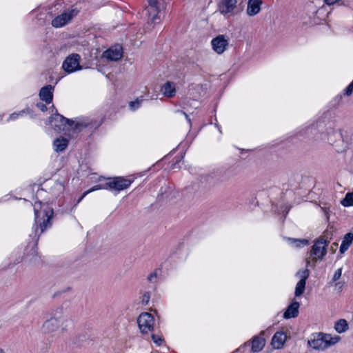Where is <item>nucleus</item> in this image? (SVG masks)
I'll return each instance as SVG.
<instances>
[{
    "label": "nucleus",
    "instance_id": "nucleus-1",
    "mask_svg": "<svg viewBox=\"0 0 353 353\" xmlns=\"http://www.w3.org/2000/svg\"><path fill=\"white\" fill-rule=\"evenodd\" d=\"M71 321L63 308H57L52 312L50 317L43 322L41 330L45 334L53 333L59 330L64 333L68 330Z\"/></svg>",
    "mask_w": 353,
    "mask_h": 353
},
{
    "label": "nucleus",
    "instance_id": "nucleus-2",
    "mask_svg": "<svg viewBox=\"0 0 353 353\" xmlns=\"http://www.w3.org/2000/svg\"><path fill=\"white\" fill-rule=\"evenodd\" d=\"M341 340L338 335L332 336L330 334L319 332L313 334L311 339L308 340V345L315 350L323 351L327 348L336 344Z\"/></svg>",
    "mask_w": 353,
    "mask_h": 353
},
{
    "label": "nucleus",
    "instance_id": "nucleus-3",
    "mask_svg": "<svg viewBox=\"0 0 353 353\" xmlns=\"http://www.w3.org/2000/svg\"><path fill=\"white\" fill-rule=\"evenodd\" d=\"M331 238L328 237V232H326L323 236L315 242L310 252V256L306 259L307 266L311 263L314 264L318 259H322L327 253V246Z\"/></svg>",
    "mask_w": 353,
    "mask_h": 353
},
{
    "label": "nucleus",
    "instance_id": "nucleus-4",
    "mask_svg": "<svg viewBox=\"0 0 353 353\" xmlns=\"http://www.w3.org/2000/svg\"><path fill=\"white\" fill-rule=\"evenodd\" d=\"M132 183V181L130 179H125L123 177H114L111 179L108 182L105 184L104 187H102L100 185H95L92 187L91 189L85 191L83 195L80 197L78 201V203L80 202L88 193L102 188H109L111 190H115L117 191H121L125 189H127Z\"/></svg>",
    "mask_w": 353,
    "mask_h": 353
},
{
    "label": "nucleus",
    "instance_id": "nucleus-5",
    "mask_svg": "<svg viewBox=\"0 0 353 353\" xmlns=\"http://www.w3.org/2000/svg\"><path fill=\"white\" fill-rule=\"evenodd\" d=\"M37 205L41 207V203L39 202L34 204L35 222L37 224H39L41 233H42L48 226H50V219L53 212L50 209L39 210Z\"/></svg>",
    "mask_w": 353,
    "mask_h": 353
},
{
    "label": "nucleus",
    "instance_id": "nucleus-6",
    "mask_svg": "<svg viewBox=\"0 0 353 353\" xmlns=\"http://www.w3.org/2000/svg\"><path fill=\"white\" fill-rule=\"evenodd\" d=\"M218 10L223 15L231 17L239 14L243 8L237 0H220Z\"/></svg>",
    "mask_w": 353,
    "mask_h": 353
},
{
    "label": "nucleus",
    "instance_id": "nucleus-7",
    "mask_svg": "<svg viewBox=\"0 0 353 353\" xmlns=\"http://www.w3.org/2000/svg\"><path fill=\"white\" fill-rule=\"evenodd\" d=\"M79 10L72 8L65 10L61 14L58 15L52 21V26L54 28H61L69 23L74 17L77 16Z\"/></svg>",
    "mask_w": 353,
    "mask_h": 353
},
{
    "label": "nucleus",
    "instance_id": "nucleus-8",
    "mask_svg": "<svg viewBox=\"0 0 353 353\" xmlns=\"http://www.w3.org/2000/svg\"><path fill=\"white\" fill-rule=\"evenodd\" d=\"M213 50L219 54H223L229 45V37L225 34H219L211 41Z\"/></svg>",
    "mask_w": 353,
    "mask_h": 353
},
{
    "label": "nucleus",
    "instance_id": "nucleus-9",
    "mask_svg": "<svg viewBox=\"0 0 353 353\" xmlns=\"http://www.w3.org/2000/svg\"><path fill=\"white\" fill-rule=\"evenodd\" d=\"M148 12L152 23H156L159 19V13L163 8V0H148Z\"/></svg>",
    "mask_w": 353,
    "mask_h": 353
},
{
    "label": "nucleus",
    "instance_id": "nucleus-10",
    "mask_svg": "<svg viewBox=\"0 0 353 353\" xmlns=\"http://www.w3.org/2000/svg\"><path fill=\"white\" fill-rule=\"evenodd\" d=\"M137 323L143 333H148L151 331L154 325V318L152 314L148 312L142 313L139 315Z\"/></svg>",
    "mask_w": 353,
    "mask_h": 353
},
{
    "label": "nucleus",
    "instance_id": "nucleus-11",
    "mask_svg": "<svg viewBox=\"0 0 353 353\" xmlns=\"http://www.w3.org/2000/svg\"><path fill=\"white\" fill-rule=\"evenodd\" d=\"M80 55L78 54H72L68 57L63 63V68L68 72H73L76 70H81L79 65Z\"/></svg>",
    "mask_w": 353,
    "mask_h": 353
},
{
    "label": "nucleus",
    "instance_id": "nucleus-12",
    "mask_svg": "<svg viewBox=\"0 0 353 353\" xmlns=\"http://www.w3.org/2000/svg\"><path fill=\"white\" fill-rule=\"evenodd\" d=\"M123 56L122 48L120 46H114L105 51L103 57L108 61H117L121 59Z\"/></svg>",
    "mask_w": 353,
    "mask_h": 353
},
{
    "label": "nucleus",
    "instance_id": "nucleus-13",
    "mask_svg": "<svg viewBox=\"0 0 353 353\" xmlns=\"http://www.w3.org/2000/svg\"><path fill=\"white\" fill-rule=\"evenodd\" d=\"M50 123L52 127L57 131L61 130V127L65 125L66 123L71 125L69 119L58 114L50 118Z\"/></svg>",
    "mask_w": 353,
    "mask_h": 353
},
{
    "label": "nucleus",
    "instance_id": "nucleus-14",
    "mask_svg": "<svg viewBox=\"0 0 353 353\" xmlns=\"http://www.w3.org/2000/svg\"><path fill=\"white\" fill-rule=\"evenodd\" d=\"M264 332L262 331L259 336H255L252 338L251 342V350L252 352H259L264 347L265 344V340L262 336Z\"/></svg>",
    "mask_w": 353,
    "mask_h": 353
},
{
    "label": "nucleus",
    "instance_id": "nucleus-15",
    "mask_svg": "<svg viewBox=\"0 0 353 353\" xmlns=\"http://www.w3.org/2000/svg\"><path fill=\"white\" fill-rule=\"evenodd\" d=\"M287 339V335L283 332H276L271 341V345L275 349L281 348Z\"/></svg>",
    "mask_w": 353,
    "mask_h": 353
},
{
    "label": "nucleus",
    "instance_id": "nucleus-16",
    "mask_svg": "<svg viewBox=\"0 0 353 353\" xmlns=\"http://www.w3.org/2000/svg\"><path fill=\"white\" fill-rule=\"evenodd\" d=\"M262 1L261 0H249L248 3L247 14L250 16L257 14L261 10V5Z\"/></svg>",
    "mask_w": 353,
    "mask_h": 353
},
{
    "label": "nucleus",
    "instance_id": "nucleus-17",
    "mask_svg": "<svg viewBox=\"0 0 353 353\" xmlns=\"http://www.w3.org/2000/svg\"><path fill=\"white\" fill-rule=\"evenodd\" d=\"M299 303L297 301H294L292 303L284 312L283 317L285 319H290L297 316L299 314Z\"/></svg>",
    "mask_w": 353,
    "mask_h": 353
},
{
    "label": "nucleus",
    "instance_id": "nucleus-18",
    "mask_svg": "<svg viewBox=\"0 0 353 353\" xmlns=\"http://www.w3.org/2000/svg\"><path fill=\"white\" fill-rule=\"evenodd\" d=\"M52 90L53 87L51 85L42 88L39 92L41 99L46 101L47 103H51L53 96Z\"/></svg>",
    "mask_w": 353,
    "mask_h": 353
},
{
    "label": "nucleus",
    "instance_id": "nucleus-19",
    "mask_svg": "<svg viewBox=\"0 0 353 353\" xmlns=\"http://www.w3.org/2000/svg\"><path fill=\"white\" fill-rule=\"evenodd\" d=\"M161 92L165 97L172 98L176 94L174 84L168 81L161 87Z\"/></svg>",
    "mask_w": 353,
    "mask_h": 353
},
{
    "label": "nucleus",
    "instance_id": "nucleus-20",
    "mask_svg": "<svg viewBox=\"0 0 353 353\" xmlns=\"http://www.w3.org/2000/svg\"><path fill=\"white\" fill-rule=\"evenodd\" d=\"M53 145L56 152H62L67 148L68 141L63 137H59L54 141Z\"/></svg>",
    "mask_w": 353,
    "mask_h": 353
},
{
    "label": "nucleus",
    "instance_id": "nucleus-21",
    "mask_svg": "<svg viewBox=\"0 0 353 353\" xmlns=\"http://www.w3.org/2000/svg\"><path fill=\"white\" fill-rule=\"evenodd\" d=\"M352 241H353V234L351 232L346 234L345 235L343 242L341 245L340 252L341 253L345 252L349 248Z\"/></svg>",
    "mask_w": 353,
    "mask_h": 353
},
{
    "label": "nucleus",
    "instance_id": "nucleus-22",
    "mask_svg": "<svg viewBox=\"0 0 353 353\" xmlns=\"http://www.w3.org/2000/svg\"><path fill=\"white\" fill-rule=\"evenodd\" d=\"M334 329L336 332L339 334L345 332L348 329V323L347 321L343 319H339L336 322Z\"/></svg>",
    "mask_w": 353,
    "mask_h": 353
},
{
    "label": "nucleus",
    "instance_id": "nucleus-23",
    "mask_svg": "<svg viewBox=\"0 0 353 353\" xmlns=\"http://www.w3.org/2000/svg\"><path fill=\"white\" fill-rule=\"evenodd\" d=\"M326 134L327 136L328 141L332 143L334 141V137L337 134L336 129L333 127L332 124L330 123L326 129Z\"/></svg>",
    "mask_w": 353,
    "mask_h": 353
},
{
    "label": "nucleus",
    "instance_id": "nucleus-24",
    "mask_svg": "<svg viewBox=\"0 0 353 353\" xmlns=\"http://www.w3.org/2000/svg\"><path fill=\"white\" fill-rule=\"evenodd\" d=\"M305 283H306V282H305L303 281H299L297 283L296 288H295V296H300L301 295L303 294V293L304 292V290H305Z\"/></svg>",
    "mask_w": 353,
    "mask_h": 353
},
{
    "label": "nucleus",
    "instance_id": "nucleus-25",
    "mask_svg": "<svg viewBox=\"0 0 353 353\" xmlns=\"http://www.w3.org/2000/svg\"><path fill=\"white\" fill-rule=\"evenodd\" d=\"M341 204L343 206L353 205V192L347 193L345 197L341 201Z\"/></svg>",
    "mask_w": 353,
    "mask_h": 353
},
{
    "label": "nucleus",
    "instance_id": "nucleus-26",
    "mask_svg": "<svg viewBox=\"0 0 353 353\" xmlns=\"http://www.w3.org/2000/svg\"><path fill=\"white\" fill-rule=\"evenodd\" d=\"M296 275L301 279L300 281L306 282L307 279L309 277L310 272L307 268H305L303 270L299 271Z\"/></svg>",
    "mask_w": 353,
    "mask_h": 353
},
{
    "label": "nucleus",
    "instance_id": "nucleus-27",
    "mask_svg": "<svg viewBox=\"0 0 353 353\" xmlns=\"http://www.w3.org/2000/svg\"><path fill=\"white\" fill-rule=\"evenodd\" d=\"M289 241L292 243H295L296 247H299L301 245H306L308 244V241L306 239H289Z\"/></svg>",
    "mask_w": 353,
    "mask_h": 353
},
{
    "label": "nucleus",
    "instance_id": "nucleus-28",
    "mask_svg": "<svg viewBox=\"0 0 353 353\" xmlns=\"http://www.w3.org/2000/svg\"><path fill=\"white\" fill-rule=\"evenodd\" d=\"M142 100L137 99L134 101L130 103V107L132 110H134L140 107Z\"/></svg>",
    "mask_w": 353,
    "mask_h": 353
},
{
    "label": "nucleus",
    "instance_id": "nucleus-29",
    "mask_svg": "<svg viewBox=\"0 0 353 353\" xmlns=\"http://www.w3.org/2000/svg\"><path fill=\"white\" fill-rule=\"evenodd\" d=\"M152 339L154 343H156L157 345H160L163 341V339L161 336L155 334L152 335Z\"/></svg>",
    "mask_w": 353,
    "mask_h": 353
},
{
    "label": "nucleus",
    "instance_id": "nucleus-30",
    "mask_svg": "<svg viewBox=\"0 0 353 353\" xmlns=\"http://www.w3.org/2000/svg\"><path fill=\"white\" fill-rule=\"evenodd\" d=\"M341 273H342V270L341 268H339L338 269L334 274V276H333V281H337L340 279V277L341 276Z\"/></svg>",
    "mask_w": 353,
    "mask_h": 353
},
{
    "label": "nucleus",
    "instance_id": "nucleus-31",
    "mask_svg": "<svg viewBox=\"0 0 353 353\" xmlns=\"http://www.w3.org/2000/svg\"><path fill=\"white\" fill-rule=\"evenodd\" d=\"M150 296L149 293H145L142 296V303L144 304H148L150 301Z\"/></svg>",
    "mask_w": 353,
    "mask_h": 353
},
{
    "label": "nucleus",
    "instance_id": "nucleus-32",
    "mask_svg": "<svg viewBox=\"0 0 353 353\" xmlns=\"http://www.w3.org/2000/svg\"><path fill=\"white\" fill-rule=\"evenodd\" d=\"M157 274L156 272H152L148 277V280L150 282H154L157 279Z\"/></svg>",
    "mask_w": 353,
    "mask_h": 353
},
{
    "label": "nucleus",
    "instance_id": "nucleus-33",
    "mask_svg": "<svg viewBox=\"0 0 353 353\" xmlns=\"http://www.w3.org/2000/svg\"><path fill=\"white\" fill-rule=\"evenodd\" d=\"M341 1V0H324V2L328 6H332L339 3Z\"/></svg>",
    "mask_w": 353,
    "mask_h": 353
},
{
    "label": "nucleus",
    "instance_id": "nucleus-34",
    "mask_svg": "<svg viewBox=\"0 0 353 353\" xmlns=\"http://www.w3.org/2000/svg\"><path fill=\"white\" fill-rule=\"evenodd\" d=\"M37 105L42 112H45L47 110V107L43 103H38Z\"/></svg>",
    "mask_w": 353,
    "mask_h": 353
},
{
    "label": "nucleus",
    "instance_id": "nucleus-35",
    "mask_svg": "<svg viewBox=\"0 0 353 353\" xmlns=\"http://www.w3.org/2000/svg\"><path fill=\"white\" fill-rule=\"evenodd\" d=\"M183 114L185 116V117L188 119V121H190V120L188 119V116L187 115V114L185 112H183Z\"/></svg>",
    "mask_w": 353,
    "mask_h": 353
},
{
    "label": "nucleus",
    "instance_id": "nucleus-36",
    "mask_svg": "<svg viewBox=\"0 0 353 353\" xmlns=\"http://www.w3.org/2000/svg\"><path fill=\"white\" fill-rule=\"evenodd\" d=\"M10 119H14V118H15L14 114H11V115H10Z\"/></svg>",
    "mask_w": 353,
    "mask_h": 353
},
{
    "label": "nucleus",
    "instance_id": "nucleus-37",
    "mask_svg": "<svg viewBox=\"0 0 353 353\" xmlns=\"http://www.w3.org/2000/svg\"><path fill=\"white\" fill-rule=\"evenodd\" d=\"M324 212L327 216V218L328 219V212H327V210H325Z\"/></svg>",
    "mask_w": 353,
    "mask_h": 353
},
{
    "label": "nucleus",
    "instance_id": "nucleus-38",
    "mask_svg": "<svg viewBox=\"0 0 353 353\" xmlns=\"http://www.w3.org/2000/svg\"><path fill=\"white\" fill-rule=\"evenodd\" d=\"M0 353H6L5 351L0 347Z\"/></svg>",
    "mask_w": 353,
    "mask_h": 353
},
{
    "label": "nucleus",
    "instance_id": "nucleus-39",
    "mask_svg": "<svg viewBox=\"0 0 353 353\" xmlns=\"http://www.w3.org/2000/svg\"><path fill=\"white\" fill-rule=\"evenodd\" d=\"M245 345H250V342L249 341L245 342Z\"/></svg>",
    "mask_w": 353,
    "mask_h": 353
}]
</instances>
